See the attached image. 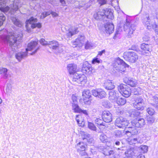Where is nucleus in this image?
I'll return each instance as SVG.
<instances>
[{"label":"nucleus","instance_id":"1","mask_svg":"<svg viewBox=\"0 0 158 158\" xmlns=\"http://www.w3.org/2000/svg\"><path fill=\"white\" fill-rule=\"evenodd\" d=\"M6 2V0H0V26L2 25L5 17L2 14V12L6 13L9 11V13L12 15L14 14L19 7L21 6L20 2L19 0H15L13 4L11 5L10 7H5Z\"/></svg>","mask_w":158,"mask_h":158},{"label":"nucleus","instance_id":"2","mask_svg":"<svg viewBox=\"0 0 158 158\" xmlns=\"http://www.w3.org/2000/svg\"><path fill=\"white\" fill-rule=\"evenodd\" d=\"M93 17L96 20L103 19L105 18L110 19L114 18L113 13L107 9L100 10L94 14Z\"/></svg>","mask_w":158,"mask_h":158},{"label":"nucleus","instance_id":"3","mask_svg":"<svg viewBox=\"0 0 158 158\" xmlns=\"http://www.w3.org/2000/svg\"><path fill=\"white\" fill-rule=\"evenodd\" d=\"M40 42L42 45H48L50 48L56 50L58 52H60L63 51V48L60 47L58 43L55 40H52L49 42L46 40H40Z\"/></svg>","mask_w":158,"mask_h":158},{"label":"nucleus","instance_id":"4","mask_svg":"<svg viewBox=\"0 0 158 158\" xmlns=\"http://www.w3.org/2000/svg\"><path fill=\"white\" fill-rule=\"evenodd\" d=\"M37 19L33 17H31L29 19L27 20L26 22V27L27 30L28 32L31 31V28H34L36 27L40 28L41 27V25L40 23H37Z\"/></svg>","mask_w":158,"mask_h":158},{"label":"nucleus","instance_id":"5","mask_svg":"<svg viewBox=\"0 0 158 158\" xmlns=\"http://www.w3.org/2000/svg\"><path fill=\"white\" fill-rule=\"evenodd\" d=\"M40 48V45L38 44V41H32L28 44L26 51L28 52L30 51L31 53H28L30 55H35Z\"/></svg>","mask_w":158,"mask_h":158},{"label":"nucleus","instance_id":"6","mask_svg":"<svg viewBox=\"0 0 158 158\" xmlns=\"http://www.w3.org/2000/svg\"><path fill=\"white\" fill-rule=\"evenodd\" d=\"M113 66L118 71L122 73L125 72L126 68L128 67L129 65L123 60L118 58L115 61Z\"/></svg>","mask_w":158,"mask_h":158},{"label":"nucleus","instance_id":"7","mask_svg":"<svg viewBox=\"0 0 158 158\" xmlns=\"http://www.w3.org/2000/svg\"><path fill=\"white\" fill-rule=\"evenodd\" d=\"M123 58L126 61L134 63L138 60V56L136 53L133 52H127L123 54Z\"/></svg>","mask_w":158,"mask_h":158},{"label":"nucleus","instance_id":"8","mask_svg":"<svg viewBox=\"0 0 158 158\" xmlns=\"http://www.w3.org/2000/svg\"><path fill=\"white\" fill-rule=\"evenodd\" d=\"M118 90L119 92L125 98L128 97L131 93L130 88L127 85L121 84L118 87Z\"/></svg>","mask_w":158,"mask_h":158},{"label":"nucleus","instance_id":"9","mask_svg":"<svg viewBox=\"0 0 158 158\" xmlns=\"http://www.w3.org/2000/svg\"><path fill=\"white\" fill-rule=\"evenodd\" d=\"M115 125L120 128L125 127L129 126L128 121L122 117L117 118L115 121Z\"/></svg>","mask_w":158,"mask_h":158},{"label":"nucleus","instance_id":"10","mask_svg":"<svg viewBox=\"0 0 158 158\" xmlns=\"http://www.w3.org/2000/svg\"><path fill=\"white\" fill-rule=\"evenodd\" d=\"M124 30L128 32V38L132 36L133 32L135 29V26L133 25H130V23L129 21H126V22L124 27Z\"/></svg>","mask_w":158,"mask_h":158},{"label":"nucleus","instance_id":"11","mask_svg":"<svg viewBox=\"0 0 158 158\" xmlns=\"http://www.w3.org/2000/svg\"><path fill=\"white\" fill-rule=\"evenodd\" d=\"M98 150L105 156H109L114 154V152L113 150L103 146H99L97 147Z\"/></svg>","mask_w":158,"mask_h":158},{"label":"nucleus","instance_id":"12","mask_svg":"<svg viewBox=\"0 0 158 158\" xmlns=\"http://www.w3.org/2000/svg\"><path fill=\"white\" fill-rule=\"evenodd\" d=\"M92 92L93 95L100 99L105 98L106 95L105 92L101 89H93L92 90Z\"/></svg>","mask_w":158,"mask_h":158},{"label":"nucleus","instance_id":"13","mask_svg":"<svg viewBox=\"0 0 158 158\" xmlns=\"http://www.w3.org/2000/svg\"><path fill=\"white\" fill-rule=\"evenodd\" d=\"M152 45L150 44L142 43L140 46V48L143 50L141 51V54L143 55H148L149 52L152 51Z\"/></svg>","mask_w":158,"mask_h":158},{"label":"nucleus","instance_id":"14","mask_svg":"<svg viewBox=\"0 0 158 158\" xmlns=\"http://www.w3.org/2000/svg\"><path fill=\"white\" fill-rule=\"evenodd\" d=\"M131 123V125L133 126L140 128L142 127L145 124V120L143 118L134 119L132 120Z\"/></svg>","mask_w":158,"mask_h":158},{"label":"nucleus","instance_id":"15","mask_svg":"<svg viewBox=\"0 0 158 158\" xmlns=\"http://www.w3.org/2000/svg\"><path fill=\"white\" fill-rule=\"evenodd\" d=\"M9 43V45L11 47L13 51L17 50L20 47V41L19 40H5Z\"/></svg>","mask_w":158,"mask_h":158},{"label":"nucleus","instance_id":"16","mask_svg":"<svg viewBox=\"0 0 158 158\" xmlns=\"http://www.w3.org/2000/svg\"><path fill=\"white\" fill-rule=\"evenodd\" d=\"M103 121L106 123H109L112 120V116L111 113L108 111H104L102 115Z\"/></svg>","mask_w":158,"mask_h":158},{"label":"nucleus","instance_id":"17","mask_svg":"<svg viewBox=\"0 0 158 158\" xmlns=\"http://www.w3.org/2000/svg\"><path fill=\"white\" fill-rule=\"evenodd\" d=\"M91 93L89 90H86L82 92V96L83 99L85 103L87 104H89L90 103V98L91 97Z\"/></svg>","mask_w":158,"mask_h":158},{"label":"nucleus","instance_id":"18","mask_svg":"<svg viewBox=\"0 0 158 158\" xmlns=\"http://www.w3.org/2000/svg\"><path fill=\"white\" fill-rule=\"evenodd\" d=\"M109 99L112 102H115L119 97V94L117 91L112 90L109 92Z\"/></svg>","mask_w":158,"mask_h":158},{"label":"nucleus","instance_id":"19","mask_svg":"<svg viewBox=\"0 0 158 158\" xmlns=\"http://www.w3.org/2000/svg\"><path fill=\"white\" fill-rule=\"evenodd\" d=\"M135 127L131 125H129L127 127L126 130L127 129L128 130L126 131L125 133L126 134H127L129 133H130L131 135H135L140 133V131L138 130L135 128Z\"/></svg>","mask_w":158,"mask_h":158},{"label":"nucleus","instance_id":"20","mask_svg":"<svg viewBox=\"0 0 158 158\" xmlns=\"http://www.w3.org/2000/svg\"><path fill=\"white\" fill-rule=\"evenodd\" d=\"M77 68V65L74 63L69 64L67 66V69L71 75L76 72Z\"/></svg>","mask_w":158,"mask_h":158},{"label":"nucleus","instance_id":"21","mask_svg":"<svg viewBox=\"0 0 158 158\" xmlns=\"http://www.w3.org/2000/svg\"><path fill=\"white\" fill-rule=\"evenodd\" d=\"M28 53L26 51L24 52H19L15 54L16 59L19 61L27 56Z\"/></svg>","mask_w":158,"mask_h":158},{"label":"nucleus","instance_id":"22","mask_svg":"<svg viewBox=\"0 0 158 158\" xmlns=\"http://www.w3.org/2000/svg\"><path fill=\"white\" fill-rule=\"evenodd\" d=\"M78 32V27H71L69 28V32L67 33V35L69 37H70L73 35L77 34Z\"/></svg>","mask_w":158,"mask_h":158},{"label":"nucleus","instance_id":"23","mask_svg":"<svg viewBox=\"0 0 158 158\" xmlns=\"http://www.w3.org/2000/svg\"><path fill=\"white\" fill-rule=\"evenodd\" d=\"M82 70L85 73H89L92 70V68L90 64L87 62H85L83 65Z\"/></svg>","mask_w":158,"mask_h":158},{"label":"nucleus","instance_id":"24","mask_svg":"<svg viewBox=\"0 0 158 158\" xmlns=\"http://www.w3.org/2000/svg\"><path fill=\"white\" fill-rule=\"evenodd\" d=\"M106 32L109 34L112 33L114 31V26L112 23H107L105 25Z\"/></svg>","mask_w":158,"mask_h":158},{"label":"nucleus","instance_id":"25","mask_svg":"<svg viewBox=\"0 0 158 158\" xmlns=\"http://www.w3.org/2000/svg\"><path fill=\"white\" fill-rule=\"evenodd\" d=\"M104 86L106 89L108 90L112 89L114 88L115 86L114 83L112 82V81L107 80L104 83Z\"/></svg>","mask_w":158,"mask_h":158},{"label":"nucleus","instance_id":"26","mask_svg":"<svg viewBox=\"0 0 158 158\" xmlns=\"http://www.w3.org/2000/svg\"><path fill=\"white\" fill-rule=\"evenodd\" d=\"M135 151L133 148H130L127 149L125 152L126 156H127L132 158L135 156Z\"/></svg>","mask_w":158,"mask_h":158},{"label":"nucleus","instance_id":"27","mask_svg":"<svg viewBox=\"0 0 158 158\" xmlns=\"http://www.w3.org/2000/svg\"><path fill=\"white\" fill-rule=\"evenodd\" d=\"M16 35H15V33L13 32H10L8 34V35L6 36L3 37L2 40H15L17 38Z\"/></svg>","mask_w":158,"mask_h":158},{"label":"nucleus","instance_id":"28","mask_svg":"<svg viewBox=\"0 0 158 158\" xmlns=\"http://www.w3.org/2000/svg\"><path fill=\"white\" fill-rule=\"evenodd\" d=\"M151 104L158 109V97L154 96L152 97Z\"/></svg>","mask_w":158,"mask_h":158},{"label":"nucleus","instance_id":"29","mask_svg":"<svg viewBox=\"0 0 158 158\" xmlns=\"http://www.w3.org/2000/svg\"><path fill=\"white\" fill-rule=\"evenodd\" d=\"M87 145L83 142H80L76 146L77 151H80V150H85Z\"/></svg>","mask_w":158,"mask_h":158},{"label":"nucleus","instance_id":"30","mask_svg":"<svg viewBox=\"0 0 158 158\" xmlns=\"http://www.w3.org/2000/svg\"><path fill=\"white\" fill-rule=\"evenodd\" d=\"M72 110L73 112L75 113H81V109L77 104H72Z\"/></svg>","mask_w":158,"mask_h":158},{"label":"nucleus","instance_id":"31","mask_svg":"<svg viewBox=\"0 0 158 158\" xmlns=\"http://www.w3.org/2000/svg\"><path fill=\"white\" fill-rule=\"evenodd\" d=\"M83 40H76L73 42L72 46L73 48L78 47L79 48L83 46V44L81 41Z\"/></svg>","mask_w":158,"mask_h":158},{"label":"nucleus","instance_id":"32","mask_svg":"<svg viewBox=\"0 0 158 158\" xmlns=\"http://www.w3.org/2000/svg\"><path fill=\"white\" fill-rule=\"evenodd\" d=\"M127 84L131 87H134L136 85L137 81L134 79H128L127 81Z\"/></svg>","mask_w":158,"mask_h":158},{"label":"nucleus","instance_id":"33","mask_svg":"<svg viewBox=\"0 0 158 158\" xmlns=\"http://www.w3.org/2000/svg\"><path fill=\"white\" fill-rule=\"evenodd\" d=\"M134 107L138 110H143L144 109L145 105L144 103H139L136 104H134Z\"/></svg>","mask_w":158,"mask_h":158},{"label":"nucleus","instance_id":"34","mask_svg":"<svg viewBox=\"0 0 158 158\" xmlns=\"http://www.w3.org/2000/svg\"><path fill=\"white\" fill-rule=\"evenodd\" d=\"M7 71L8 70L6 68H0V74H3V77L5 79H6L8 78Z\"/></svg>","mask_w":158,"mask_h":158},{"label":"nucleus","instance_id":"35","mask_svg":"<svg viewBox=\"0 0 158 158\" xmlns=\"http://www.w3.org/2000/svg\"><path fill=\"white\" fill-rule=\"evenodd\" d=\"M78 83H85L87 80V77L84 74H81L78 80H77Z\"/></svg>","mask_w":158,"mask_h":158},{"label":"nucleus","instance_id":"36","mask_svg":"<svg viewBox=\"0 0 158 158\" xmlns=\"http://www.w3.org/2000/svg\"><path fill=\"white\" fill-rule=\"evenodd\" d=\"M99 139L103 143H106L108 142V139L106 135L103 133H101L99 136Z\"/></svg>","mask_w":158,"mask_h":158},{"label":"nucleus","instance_id":"37","mask_svg":"<svg viewBox=\"0 0 158 158\" xmlns=\"http://www.w3.org/2000/svg\"><path fill=\"white\" fill-rule=\"evenodd\" d=\"M126 102V99L125 98H118L117 100L115 102L116 103L119 105H124Z\"/></svg>","mask_w":158,"mask_h":158},{"label":"nucleus","instance_id":"38","mask_svg":"<svg viewBox=\"0 0 158 158\" xmlns=\"http://www.w3.org/2000/svg\"><path fill=\"white\" fill-rule=\"evenodd\" d=\"M76 120L77 123L80 126L83 125L84 123L81 118V116L80 115H77L76 116Z\"/></svg>","mask_w":158,"mask_h":158},{"label":"nucleus","instance_id":"39","mask_svg":"<svg viewBox=\"0 0 158 158\" xmlns=\"http://www.w3.org/2000/svg\"><path fill=\"white\" fill-rule=\"evenodd\" d=\"M12 20L14 24L16 26L19 27H21L22 26V23L16 18H12Z\"/></svg>","mask_w":158,"mask_h":158},{"label":"nucleus","instance_id":"40","mask_svg":"<svg viewBox=\"0 0 158 158\" xmlns=\"http://www.w3.org/2000/svg\"><path fill=\"white\" fill-rule=\"evenodd\" d=\"M102 105L104 107L107 108H110L111 106L110 102L107 100H103Z\"/></svg>","mask_w":158,"mask_h":158},{"label":"nucleus","instance_id":"41","mask_svg":"<svg viewBox=\"0 0 158 158\" xmlns=\"http://www.w3.org/2000/svg\"><path fill=\"white\" fill-rule=\"evenodd\" d=\"M141 90V88L139 87H137V88H135L132 89V93L133 94H134L135 95H139Z\"/></svg>","mask_w":158,"mask_h":158},{"label":"nucleus","instance_id":"42","mask_svg":"<svg viewBox=\"0 0 158 158\" xmlns=\"http://www.w3.org/2000/svg\"><path fill=\"white\" fill-rule=\"evenodd\" d=\"M95 122L96 124L98 125V127H100L101 126H105L106 125L105 123H103L102 120L99 118L96 119L95 120Z\"/></svg>","mask_w":158,"mask_h":158},{"label":"nucleus","instance_id":"43","mask_svg":"<svg viewBox=\"0 0 158 158\" xmlns=\"http://www.w3.org/2000/svg\"><path fill=\"white\" fill-rule=\"evenodd\" d=\"M88 126L90 129L94 131H96L97 128L93 123L88 122Z\"/></svg>","mask_w":158,"mask_h":158},{"label":"nucleus","instance_id":"44","mask_svg":"<svg viewBox=\"0 0 158 158\" xmlns=\"http://www.w3.org/2000/svg\"><path fill=\"white\" fill-rule=\"evenodd\" d=\"M73 76V81L74 82H77V80L79 79V77L80 76L81 74H79L76 72L74 73L73 74H72Z\"/></svg>","mask_w":158,"mask_h":158},{"label":"nucleus","instance_id":"45","mask_svg":"<svg viewBox=\"0 0 158 158\" xmlns=\"http://www.w3.org/2000/svg\"><path fill=\"white\" fill-rule=\"evenodd\" d=\"M129 140V143L130 145H134L138 142V139L136 138H131Z\"/></svg>","mask_w":158,"mask_h":158},{"label":"nucleus","instance_id":"46","mask_svg":"<svg viewBox=\"0 0 158 158\" xmlns=\"http://www.w3.org/2000/svg\"><path fill=\"white\" fill-rule=\"evenodd\" d=\"M114 135L116 137H120L122 136V132L121 131L116 130L114 132Z\"/></svg>","mask_w":158,"mask_h":158},{"label":"nucleus","instance_id":"47","mask_svg":"<svg viewBox=\"0 0 158 158\" xmlns=\"http://www.w3.org/2000/svg\"><path fill=\"white\" fill-rule=\"evenodd\" d=\"M82 135L83 139L84 140H85V141L88 139L90 136V135L88 133L84 132L82 133Z\"/></svg>","mask_w":158,"mask_h":158},{"label":"nucleus","instance_id":"48","mask_svg":"<svg viewBox=\"0 0 158 158\" xmlns=\"http://www.w3.org/2000/svg\"><path fill=\"white\" fill-rule=\"evenodd\" d=\"M71 103L73 104H77L78 103L77 98L75 95L73 94L72 96V101Z\"/></svg>","mask_w":158,"mask_h":158},{"label":"nucleus","instance_id":"49","mask_svg":"<svg viewBox=\"0 0 158 158\" xmlns=\"http://www.w3.org/2000/svg\"><path fill=\"white\" fill-rule=\"evenodd\" d=\"M140 149L141 150V152L144 153L148 151V146L145 145H142L140 147Z\"/></svg>","mask_w":158,"mask_h":158},{"label":"nucleus","instance_id":"50","mask_svg":"<svg viewBox=\"0 0 158 158\" xmlns=\"http://www.w3.org/2000/svg\"><path fill=\"white\" fill-rule=\"evenodd\" d=\"M155 119L152 116L147 117V121L148 124H152L154 122Z\"/></svg>","mask_w":158,"mask_h":158},{"label":"nucleus","instance_id":"51","mask_svg":"<svg viewBox=\"0 0 158 158\" xmlns=\"http://www.w3.org/2000/svg\"><path fill=\"white\" fill-rule=\"evenodd\" d=\"M144 103V100L143 99L140 97L138 98L135 100V102L134 103V104H136L139 103Z\"/></svg>","mask_w":158,"mask_h":158},{"label":"nucleus","instance_id":"52","mask_svg":"<svg viewBox=\"0 0 158 158\" xmlns=\"http://www.w3.org/2000/svg\"><path fill=\"white\" fill-rule=\"evenodd\" d=\"M114 144L115 145L117 146H121V147L119 148H118V150H123V149H121L123 148V146L121 145V143L119 141L117 140H114Z\"/></svg>","mask_w":158,"mask_h":158},{"label":"nucleus","instance_id":"53","mask_svg":"<svg viewBox=\"0 0 158 158\" xmlns=\"http://www.w3.org/2000/svg\"><path fill=\"white\" fill-rule=\"evenodd\" d=\"M92 46L93 44L89 42L88 41L85 44V48L86 49H88L92 48Z\"/></svg>","mask_w":158,"mask_h":158},{"label":"nucleus","instance_id":"54","mask_svg":"<svg viewBox=\"0 0 158 158\" xmlns=\"http://www.w3.org/2000/svg\"><path fill=\"white\" fill-rule=\"evenodd\" d=\"M124 112V110L122 108L117 109L116 110V113L118 115H122L123 114Z\"/></svg>","mask_w":158,"mask_h":158},{"label":"nucleus","instance_id":"55","mask_svg":"<svg viewBox=\"0 0 158 158\" xmlns=\"http://www.w3.org/2000/svg\"><path fill=\"white\" fill-rule=\"evenodd\" d=\"M147 111L148 114L151 115H152L154 112V110L151 108H148L147 109Z\"/></svg>","mask_w":158,"mask_h":158},{"label":"nucleus","instance_id":"56","mask_svg":"<svg viewBox=\"0 0 158 158\" xmlns=\"http://www.w3.org/2000/svg\"><path fill=\"white\" fill-rule=\"evenodd\" d=\"M6 90L7 93H9L11 92L12 90V86L11 84H7Z\"/></svg>","mask_w":158,"mask_h":158},{"label":"nucleus","instance_id":"57","mask_svg":"<svg viewBox=\"0 0 158 158\" xmlns=\"http://www.w3.org/2000/svg\"><path fill=\"white\" fill-rule=\"evenodd\" d=\"M102 60L99 59L98 58H94L92 60V63L95 64L96 63H99L102 61Z\"/></svg>","mask_w":158,"mask_h":158},{"label":"nucleus","instance_id":"58","mask_svg":"<svg viewBox=\"0 0 158 158\" xmlns=\"http://www.w3.org/2000/svg\"><path fill=\"white\" fill-rule=\"evenodd\" d=\"M50 14V12H43L40 16L41 18L44 19L47 16L49 15Z\"/></svg>","mask_w":158,"mask_h":158},{"label":"nucleus","instance_id":"59","mask_svg":"<svg viewBox=\"0 0 158 158\" xmlns=\"http://www.w3.org/2000/svg\"><path fill=\"white\" fill-rule=\"evenodd\" d=\"M85 141H87L88 144L90 145L94 143V139L91 136Z\"/></svg>","mask_w":158,"mask_h":158},{"label":"nucleus","instance_id":"60","mask_svg":"<svg viewBox=\"0 0 158 158\" xmlns=\"http://www.w3.org/2000/svg\"><path fill=\"white\" fill-rule=\"evenodd\" d=\"M82 156H85L86 155L87 153L85 152V150H80V151H77Z\"/></svg>","mask_w":158,"mask_h":158},{"label":"nucleus","instance_id":"61","mask_svg":"<svg viewBox=\"0 0 158 158\" xmlns=\"http://www.w3.org/2000/svg\"><path fill=\"white\" fill-rule=\"evenodd\" d=\"M85 38V37L83 34H81L78 35L76 40H83Z\"/></svg>","mask_w":158,"mask_h":158},{"label":"nucleus","instance_id":"62","mask_svg":"<svg viewBox=\"0 0 158 158\" xmlns=\"http://www.w3.org/2000/svg\"><path fill=\"white\" fill-rule=\"evenodd\" d=\"M150 35L148 33H146L143 36V39H148L150 38Z\"/></svg>","mask_w":158,"mask_h":158},{"label":"nucleus","instance_id":"63","mask_svg":"<svg viewBox=\"0 0 158 158\" xmlns=\"http://www.w3.org/2000/svg\"><path fill=\"white\" fill-rule=\"evenodd\" d=\"M99 3L101 5L105 4L106 2V0H98Z\"/></svg>","mask_w":158,"mask_h":158},{"label":"nucleus","instance_id":"64","mask_svg":"<svg viewBox=\"0 0 158 158\" xmlns=\"http://www.w3.org/2000/svg\"><path fill=\"white\" fill-rule=\"evenodd\" d=\"M139 114V113H138V112L136 113L135 111H133L131 114V117H134V116L135 117V116H137Z\"/></svg>","mask_w":158,"mask_h":158}]
</instances>
